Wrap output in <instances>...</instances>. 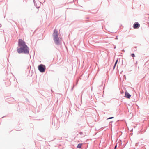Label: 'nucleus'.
<instances>
[{"instance_id": "1", "label": "nucleus", "mask_w": 149, "mask_h": 149, "mask_svg": "<svg viewBox=\"0 0 149 149\" xmlns=\"http://www.w3.org/2000/svg\"><path fill=\"white\" fill-rule=\"evenodd\" d=\"M18 46L20 47L17 49V51L19 54L23 53L27 54H29V48L23 40L19 39L18 40Z\"/></svg>"}, {"instance_id": "2", "label": "nucleus", "mask_w": 149, "mask_h": 149, "mask_svg": "<svg viewBox=\"0 0 149 149\" xmlns=\"http://www.w3.org/2000/svg\"><path fill=\"white\" fill-rule=\"evenodd\" d=\"M53 38L54 43L56 45H59L61 42L60 41L58 35V31L57 30L55 29L52 34Z\"/></svg>"}, {"instance_id": "3", "label": "nucleus", "mask_w": 149, "mask_h": 149, "mask_svg": "<svg viewBox=\"0 0 149 149\" xmlns=\"http://www.w3.org/2000/svg\"><path fill=\"white\" fill-rule=\"evenodd\" d=\"M39 70L41 72H44L46 70V67L45 65L41 64L38 66Z\"/></svg>"}, {"instance_id": "4", "label": "nucleus", "mask_w": 149, "mask_h": 149, "mask_svg": "<svg viewBox=\"0 0 149 149\" xmlns=\"http://www.w3.org/2000/svg\"><path fill=\"white\" fill-rule=\"evenodd\" d=\"M140 26V25L138 22H135L133 25V27L134 29H137Z\"/></svg>"}, {"instance_id": "5", "label": "nucleus", "mask_w": 149, "mask_h": 149, "mask_svg": "<svg viewBox=\"0 0 149 149\" xmlns=\"http://www.w3.org/2000/svg\"><path fill=\"white\" fill-rule=\"evenodd\" d=\"M131 97V95H130L128 92L126 91L125 92V97L128 98H130Z\"/></svg>"}, {"instance_id": "6", "label": "nucleus", "mask_w": 149, "mask_h": 149, "mask_svg": "<svg viewBox=\"0 0 149 149\" xmlns=\"http://www.w3.org/2000/svg\"><path fill=\"white\" fill-rule=\"evenodd\" d=\"M79 134L82 137H84L85 136V135L82 132H79Z\"/></svg>"}, {"instance_id": "7", "label": "nucleus", "mask_w": 149, "mask_h": 149, "mask_svg": "<svg viewBox=\"0 0 149 149\" xmlns=\"http://www.w3.org/2000/svg\"><path fill=\"white\" fill-rule=\"evenodd\" d=\"M82 145V143H79L78 144L77 146V148H81V145Z\"/></svg>"}, {"instance_id": "8", "label": "nucleus", "mask_w": 149, "mask_h": 149, "mask_svg": "<svg viewBox=\"0 0 149 149\" xmlns=\"http://www.w3.org/2000/svg\"><path fill=\"white\" fill-rule=\"evenodd\" d=\"M131 56L132 57H135V54L134 53H132L131 55Z\"/></svg>"}, {"instance_id": "9", "label": "nucleus", "mask_w": 149, "mask_h": 149, "mask_svg": "<svg viewBox=\"0 0 149 149\" xmlns=\"http://www.w3.org/2000/svg\"><path fill=\"white\" fill-rule=\"evenodd\" d=\"M118 61V59H117L116 60V61L115 62L114 64V65H116L117 64V63Z\"/></svg>"}, {"instance_id": "10", "label": "nucleus", "mask_w": 149, "mask_h": 149, "mask_svg": "<svg viewBox=\"0 0 149 149\" xmlns=\"http://www.w3.org/2000/svg\"><path fill=\"white\" fill-rule=\"evenodd\" d=\"M35 4L36 5V6H35L37 8H39V6L38 7V6H37V4H36V3H35Z\"/></svg>"}, {"instance_id": "11", "label": "nucleus", "mask_w": 149, "mask_h": 149, "mask_svg": "<svg viewBox=\"0 0 149 149\" xmlns=\"http://www.w3.org/2000/svg\"><path fill=\"white\" fill-rule=\"evenodd\" d=\"M113 118H114V117H109V118H107V119H111Z\"/></svg>"}, {"instance_id": "12", "label": "nucleus", "mask_w": 149, "mask_h": 149, "mask_svg": "<svg viewBox=\"0 0 149 149\" xmlns=\"http://www.w3.org/2000/svg\"><path fill=\"white\" fill-rule=\"evenodd\" d=\"M74 85H73V86L72 87L71 89V90L72 91V90L73 89V88H74Z\"/></svg>"}, {"instance_id": "13", "label": "nucleus", "mask_w": 149, "mask_h": 149, "mask_svg": "<svg viewBox=\"0 0 149 149\" xmlns=\"http://www.w3.org/2000/svg\"><path fill=\"white\" fill-rule=\"evenodd\" d=\"M117 145H116L115 146V147H114V149H116V148H117Z\"/></svg>"}, {"instance_id": "14", "label": "nucleus", "mask_w": 149, "mask_h": 149, "mask_svg": "<svg viewBox=\"0 0 149 149\" xmlns=\"http://www.w3.org/2000/svg\"><path fill=\"white\" fill-rule=\"evenodd\" d=\"M33 1L34 4V5L35 6H36V5L35 4V0H33Z\"/></svg>"}, {"instance_id": "15", "label": "nucleus", "mask_w": 149, "mask_h": 149, "mask_svg": "<svg viewBox=\"0 0 149 149\" xmlns=\"http://www.w3.org/2000/svg\"><path fill=\"white\" fill-rule=\"evenodd\" d=\"M136 48H137V47H135V48L136 49L135 50H134V51H136L137 50V49Z\"/></svg>"}, {"instance_id": "16", "label": "nucleus", "mask_w": 149, "mask_h": 149, "mask_svg": "<svg viewBox=\"0 0 149 149\" xmlns=\"http://www.w3.org/2000/svg\"><path fill=\"white\" fill-rule=\"evenodd\" d=\"M116 66V65H114L113 67V69H115Z\"/></svg>"}, {"instance_id": "17", "label": "nucleus", "mask_w": 149, "mask_h": 149, "mask_svg": "<svg viewBox=\"0 0 149 149\" xmlns=\"http://www.w3.org/2000/svg\"><path fill=\"white\" fill-rule=\"evenodd\" d=\"M125 52V50L124 49H123L122 50V52Z\"/></svg>"}, {"instance_id": "18", "label": "nucleus", "mask_w": 149, "mask_h": 149, "mask_svg": "<svg viewBox=\"0 0 149 149\" xmlns=\"http://www.w3.org/2000/svg\"><path fill=\"white\" fill-rule=\"evenodd\" d=\"M115 39H118V37H117V36L116 38H115Z\"/></svg>"}, {"instance_id": "19", "label": "nucleus", "mask_w": 149, "mask_h": 149, "mask_svg": "<svg viewBox=\"0 0 149 149\" xmlns=\"http://www.w3.org/2000/svg\"><path fill=\"white\" fill-rule=\"evenodd\" d=\"M89 19V17H87V18H86V19Z\"/></svg>"}]
</instances>
